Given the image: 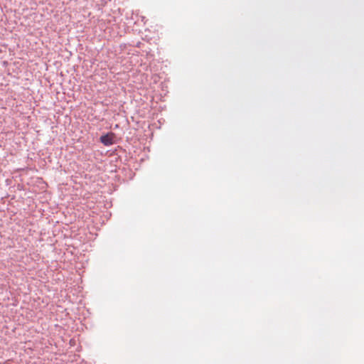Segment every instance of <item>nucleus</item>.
Here are the masks:
<instances>
[{
    "label": "nucleus",
    "instance_id": "1",
    "mask_svg": "<svg viewBox=\"0 0 364 364\" xmlns=\"http://www.w3.org/2000/svg\"><path fill=\"white\" fill-rule=\"evenodd\" d=\"M114 134L109 133L100 137V141L105 146H109L114 144Z\"/></svg>",
    "mask_w": 364,
    "mask_h": 364
}]
</instances>
